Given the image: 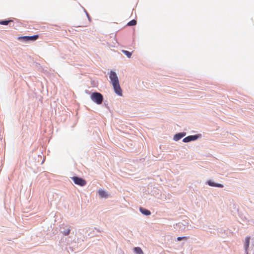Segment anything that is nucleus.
<instances>
[{
  "label": "nucleus",
  "mask_w": 254,
  "mask_h": 254,
  "mask_svg": "<svg viewBox=\"0 0 254 254\" xmlns=\"http://www.w3.org/2000/svg\"><path fill=\"white\" fill-rule=\"evenodd\" d=\"M109 77L116 93L119 96H122V90L120 87L118 77L116 73L111 71L109 74Z\"/></svg>",
  "instance_id": "nucleus-1"
},
{
  "label": "nucleus",
  "mask_w": 254,
  "mask_h": 254,
  "mask_svg": "<svg viewBox=\"0 0 254 254\" xmlns=\"http://www.w3.org/2000/svg\"><path fill=\"white\" fill-rule=\"evenodd\" d=\"M91 99L96 104H101L103 102V97L101 93L94 92L92 94Z\"/></svg>",
  "instance_id": "nucleus-2"
},
{
  "label": "nucleus",
  "mask_w": 254,
  "mask_h": 254,
  "mask_svg": "<svg viewBox=\"0 0 254 254\" xmlns=\"http://www.w3.org/2000/svg\"><path fill=\"white\" fill-rule=\"evenodd\" d=\"M72 180L75 184L80 186H84L86 184V182L85 180L77 177H72Z\"/></svg>",
  "instance_id": "nucleus-3"
},
{
  "label": "nucleus",
  "mask_w": 254,
  "mask_h": 254,
  "mask_svg": "<svg viewBox=\"0 0 254 254\" xmlns=\"http://www.w3.org/2000/svg\"><path fill=\"white\" fill-rule=\"evenodd\" d=\"M197 138L196 135H190L183 139L184 142H188L192 140H194Z\"/></svg>",
  "instance_id": "nucleus-4"
},
{
  "label": "nucleus",
  "mask_w": 254,
  "mask_h": 254,
  "mask_svg": "<svg viewBox=\"0 0 254 254\" xmlns=\"http://www.w3.org/2000/svg\"><path fill=\"white\" fill-rule=\"evenodd\" d=\"M207 184L211 187H218V188H223V185L220 184H217L213 182L211 180H209L207 182Z\"/></svg>",
  "instance_id": "nucleus-5"
},
{
  "label": "nucleus",
  "mask_w": 254,
  "mask_h": 254,
  "mask_svg": "<svg viewBox=\"0 0 254 254\" xmlns=\"http://www.w3.org/2000/svg\"><path fill=\"white\" fill-rule=\"evenodd\" d=\"M250 237H247L245 239V249L247 254H248V249L250 245Z\"/></svg>",
  "instance_id": "nucleus-6"
},
{
  "label": "nucleus",
  "mask_w": 254,
  "mask_h": 254,
  "mask_svg": "<svg viewBox=\"0 0 254 254\" xmlns=\"http://www.w3.org/2000/svg\"><path fill=\"white\" fill-rule=\"evenodd\" d=\"M185 133H179L178 134H176L174 136V140L175 141H178L180 140L181 138H182L183 137H184L185 135Z\"/></svg>",
  "instance_id": "nucleus-7"
},
{
  "label": "nucleus",
  "mask_w": 254,
  "mask_h": 254,
  "mask_svg": "<svg viewBox=\"0 0 254 254\" xmlns=\"http://www.w3.org/2000/svg\"><path fill=\"white\" fill-rule=\"evenodd\" d=\"M98 193H99L100 196L102 198H103V197L106 198L108 197V194H107L106 192L103 190H99Z\"/></svg>",
  "instance_id": "nucleus-8"
},
{
  "label": "nucleus",
  "mask_w": 254,
  "mask_h": 254,
  "mask_svg": "<svg viewBox=\"0 0 254 254\" xmlns=\"http://www.w3.org/2000/svg\"><path fill=\"white\" fill-rule=\"evenodd\" d=\"M140 211L142 214H143L145 215H149L151 214L150 211H149L148 210L145 209L142 207L140 208Z\"/></svg>",
  "instance_id": "nucleus-9"
},
{
  "label": "nucleus",
  "mask_w": 254,
  "mask_h": 254,
  "mask_svg": "<svg viewBox=\"0 0 254 254\" xmlns=\"http://www.w3.org/2000/svg\"><path fill=\"white\" fill-rule=\"evenodd\" d=\"M134 252L136 254H143V252L139 247H135L134 248Z\"/></svg>",
  "instance_id": "nucleus-10"
},
{
  "label": "nucleus",
  "mask_w": 254,
  "mask_h": 254,
  "mask_svg": "<svg viewBox=\"0 0 254 254\" xmlns=\"http://www.w3.org/2000/svg\"><path fill=\"white\" fill-rule=\"evenodd\" d=\"M39 37L38 35H34L32 36H28V41H35L37 40Z\"/></svg>",
  "instance_id": "nucleus-11"
},
{
  "label": "nucleus",
  "mask_w": 254,
  "mask_h": 254,
  "mask_svg": "<svg viewBox=\"0 0 254 254\" xmlns=\"http://www.w3.org/2000/svg\"><path fill=\"white\" fill-rule=\"evenodd\" d=\"M122 52L124 53L129 58H130L132 54L131 52L129 51L126 50H122Z\"/></svg>",
  "instance_id": "nucleus-12"
},
{
  "label": "nucleus",
  "mask_w": 254,
  "mask_h": 254,
  "mask_svg": "<svg viewBox=\"0 0 254 254\" xmlns=\"http://www.w3.org/2000/svg\"><path fill=\"white\" fill-rule=\"evenodd\" d=\"M136 24V21L135 20H132L130 21H129L127 24V26H134Z\"/></svg>",
  "instance_id": "nucleus-13"
},
{
  "label": "nucleus",
  "mask_w": 254,
  "mask_h": 254,
  "mask_svg": "<svg viewBox=\"0 0 254 254\" xmlns=\"http://www.w3.org/2000/svg\"><path fill=\"white\" fill-rule=\"evenodd\" d=\"M12 20H1L0 21V25H7L9 22H12Z\"/></svg>",
  "instance_id": "nucleus-14"
},
{
  "label": "nucleus",
  "mask_w": 254,
  "mask_h": 254,
  "mask_svg": "<svg viewBox=\"0 0 254 254\" xmlns=\"http://www.w3.org/2000/svg\"><path fill=\"white\" fill-rule=\"evenodd\" d=\"M18 40H23L24 41H28V36H22L18 38Z\"/></svg>",
  "instance_id": "nucleus-15"
},
{
  "label": "nucleus",
  "mask_w": 254,
  "mask_h": 254,
  "mask_svg": "<svg viewBox=\"0 0 254 254\" xmlns=\"http://www.w3.org/2000/svg\"><path fill=\"white\" fill-rule=\"evenodd\" d=\"M70 229H67L66 230L64 231L63 232V234H64V235H65V236H67V235H68L69 234V233H70Z\"/></svg>",
  "instance_id": "nucleus-16"
},
{
  "label": "nucleus",
  "mask_w": 254,
  "mask_h": 254,
  "mask_svg": "<svg viewBox=\"0 0 254 254\" xmlns=\"http://www.w3.org/2000/svg\"><path fill=\"white\" fill-rule=\"evenodd\" d=\"M187 239V237H179L177 238V240L179 241H180L183 239Z\"/></svg>",
  "instance_id": "nucleus-17"
}]
</instances>
